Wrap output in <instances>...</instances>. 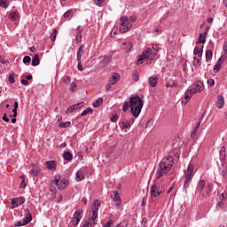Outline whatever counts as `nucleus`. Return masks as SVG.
<instances>
[{"label": "nucleus", "instance_id": "63", "mask_svg": "<svg viewBox=\"0 0 227 227\" xmlns=\"http://www.w3.org/2000/svg\"><path fill=\"white\" fill-rule=\"evenodd\" d=\"M78 70L82 72V63H81V60H78Z\"/></svg>", "mask_w": 227, "mask_h": 227}, {"label": "nucleus", "instance_id": "18", "mask_svg": "<svg viewBox=\"0 0 227 227\" xmlns=\"http://www.w3.org/2000/svg\"><path fill=\"white\" fill-rule=\"evenodd\" d=\"M114 201H116V207L117 208H120V206L121 205V198L120 197V193L118 191H114Z\"/></svg>", "mask_w": 227, "mask_h": 227}, {"label": "nucleus", "instance_id": "10", "mask_svg": "<svg viewBox=\"0 0 227 227\" xmlns=\"http://www.w3.org/2000/svg\"><path fill=\"white\" fill-rule=\"evenodd\" d=\"M169 171H171V169L167 168V167H164L163 165H160V163H159L156 172L157 180H159V178H160L161 176H164V175H166L167 173H169Z\"/></svg>", "mask_w": 227, "mask_h": 227}, {"label": "nucleus", "instance_id": "59", "mask_svg": "<svg viewBox=\"0 0 227 227\" xmlns=\"http://www.w3.org/2000/svg\"><path fill=\"white\" fill-rule=\"evenodd\" d=\"M213 70L215 72V74H217V72H219V70H221L220 66H216V64L214 66Z\"/></svg>", "mask_w": 227, "mask_h": 227}, {"label": "nucleus", "instance_id": "27", "mask_svg": "<svg viewBox=\"0 0 227 227\" xmlns=\"http://www.w3.org/2000/svg\"><path fill=\"white\" fill-rule=\"evenodd\" d=\"M40 65V57L35 54L32 59V67H38Z\"/></svg>", "mask_w": 227, "mask_h": 227}, {"label": "nucleus", "instance_id": "34", "mask_svg": "<svg viewBox=\"0 0 227 227\" xmlns=\"http://www.w3.org/2000/svg\"><path fill=\"white\" fill-rule=\"evenodd\" d=\"M57 35H58V29L54 28L52 30V32L51 33V35H50V39H51V42H55L56 41Z\"/></svg>", "mask_w": 227, "mask_h": 227}, {"label": "nucleus", "instance_id": "41", "mask_svg": "<svg viewBox=\"0 0 227 227\" xmlns=\"http://www.w3.org/2000/svg\"><path fill=\"white\" fill-rule=\"evenodd\" d=\"M90 113H93V109L91 107H88L83 110L81 114V116H86V114H90Z\"/></svg>", "mask_w": 227, "mask_h": 227}, {"label": "nucleus", "instance_id": "43", "mask_svg": "<svg viewBox=\"0 0 227 227\" xmlns=\"http://www.w3.org/2000/svg\"><path fill=\"white\" fill-rule=\"evenodd\" d=\"M214 187V184L212 183H208L206 186L207 189V194H210V192H212V189Z\"/></svg>", "mask_w": 227, "mask_h": 227}, {"label": "nucleus", "instance_id": "46", "mask_svg": "<svg viewBox=\"0 0 227 227\" xmlns=\"http://www.w3.org/2000/svg\"><path fill=\"white\" fill-rule=\"evenodd\" d=\"M223 59L224 60V57H223V56H221V57L218 59V60H217V62H216V64H215L216 66L220 67L221 68H222L223 63Z\"/></svg>", "mask_w": 227, "mask_h": 227}, {"label": "nucleus", "instance_id": "26", "mask_svg": "<svg viewBox=\"0 0 227 227\" xmlns=\"http://www.w3.org/2000/svg\"><path fill=\"white\" fill-rule=\"evenodd\" d=\"M85 176H84V172L83 171H78L76 172V176H75V180L76 182H82V180H84Z\"/></svg>", "mask_w": 227, "mask_h": 227}, {"label": "nucleus", "instance_id": "49", "mask_svg": "<svg viewBox=\"0 0 227 227\" xmlns=\"http://www.w3.org/2000/svg\"><path fill=\"white\" fill-rule=\"evenodd\" d=\"M82 40V34H76V36H75V41L77 43H81Z\"/></svg>", "mask_w": 227, "mask_h": 227}, {"label": "nucleus", "instance_id": "5", "mask_svg": "<svg viewBox=\"0 0 227 227\" xmlns=\"http://www.w3.org/2000/svg\"><path fill=\"white\" fill-rule=\"evenodd\" d=\"M52 185H57L58 189L59 191H63V189H66V187L68 186V180L67 179H62L61 180V175L57 174L54 176V180L51 181Z\"/></svg>", "mask_w": 227, "mask_h": 227}, {"label": "nucleus", "instance_id": "15", "mask_svg": "<svg viewBox=\"0 0 227 227\" xmlns=\"http://www.w3.org/2000/svg\"><path fill=\"white\" fill-rule=\"evenodd\" d=\"M192 95H194V92H192V89L187 90L184 93V99L182 100V104H187V102L191 100Z\"/></svg>", "mask_w": 227, "mask_h": 227}, {"label": "nucleus", "instance_id": "1", "mask_svg": "<svg viewBox=\"0 0 227 227\" xmlns=\"http://www.w3.org/2000/svg\"><path fill=\"white\" fill-rule=\"evenodd\" d=\"M129 106L131 109V114L134 118H138L141 114L143 106H145V100L139 97V95H131L129 97Z\"/></svg>", "mask_w": 227, "mask_h": 227}, {"label": "nucleus", "instance_id": "11", "mask_svg": "<svg viewBox=\"0 0 227 227\" xmlns=\"http://www.w3.org/2000/svg\"><path fill=\"white\" fill-rule=\"evenodd\" d=\"M81 214H82V209H78L74 212V218L72 220L73 226H77L81 219H82V215H81Z\"/></svg>", "mask_w": 227, "mask_h": 227}, {"label": "nucleus", "instance_id": "8", "mask_svg": "<svg viewBox=\"0 0 227 227\" xmlns=\"http://www.w3.org/2000/svg\"><path fill=\"white\" fill-rule=\"evenodd\" d=\"M27 215L20 221H18L14 223V226L20 227V226H26V224H29L30 221H33V216L31 215V212H29V209L26 210Z\"/></svg>", "mask_w": 227, "mask_h": 227}, {"label": "nucleus", "instance_id": "48", "mask_svg": "<svg viewBox=\"0 0 227 227\" xmlns=\"http://www.w3.org/2000/svg\"><path fill=\"white\" fill-rule=\"evenodd\" d=\"M223 178H227V165H225L221 172Z\"/></svg>", "mask_w": 227, "mask_h": 227}, {"label": "nucleus", "instance_id": "31", "mask_svg": "<svg viewBox=\"0 0 227 227\" xmlns=\"http://www.w3.org/2000/svg\"><path fill=\"white\" fill-rule=\"evenodd\" d=\"M203 118H205V114H202L201 116L200 117L199 121H198L192 136H194V134H196V130H198V129H200V125H201V121L203 120Z\"/></svg>", "mask_w": 227, "mask_h": 227}, {"label": "nucleus", "instance_id": "23", "mask_svg": "<svg viewBox=\"0 0 227 227\" xmlns=\"http://www.w3.org/2000/svg\"><path fill=\"white\" fill-rule=\"evenodd\" d=\"M46 168L47 169H50L51 171H56V161L54 160L46 161Z\"/></svg>", "mask_w": 227, "mask_h": 227}, {"label": "nucleus", "instance_id": "33", "mask_svg": "<svg viewBox=\"0 0 227 227\" xmlns=\"http://www.w3.org/2000/svg\"><path fill=\"white\" fill-rule=\"evenodd\" d=\"M193 67L200 68L201 67V60L197 57H193Z\"/></svg>", "mask_w": 227, "mask_h": 227}, {"label": "nucleus", "instance_id": "12", "mask_svg": "<svg viewBox=\"0 0 227 227\" xmlns=\"http://www.w3.org/2000/svg\"><path fill=\"white\" fill-rule=\"evenodd\" d=\"M84 106H85L84 102H80L75 105H73L67 109L66 114H68L74 113V111L82 109V107H84Z\"/></svg>", "mask_w": 227, "mask_h": 227}, {"label": "nucleus", "instance_id": "4", "mask_svg": "<svg viewBox=\"0 0 227 227\" xmlns=\"http://www.w3.org/2000/svg\"><path fill=\"white\" fill-rule=\"evenodd\" d=\"M157 52L153 53V50L151 48H147L142 55L138 56V59L137 60V65H143V60L144 59H149L150 61H153L155 59V55Z\"/></svg>", "mask_w": 227, "mask_h": 227}, {"label": "nucleus", "instance_id": "42", "mask_svg": "<svg viewBox=\"0 0 227 227\" xmlns=\"http://www.w3.org/2000/svg\"><path fill=\"white\" fill-rule=\"evenodd\" d=\"M129 107H130V102L125 101L122 106V111H124V113H127V111H129Z\"/></svg>", "mask_w": 227, "mask_h": 227}, {"label": "nucleus", "instance_id": "6", "mask_svg": "<svg viewBox=\"0 0 227 227\" xmlns=\"http://www.w3.org/2000/svg\"><path fill=\"white\" fill-rule=\"evenodd\" d=\"M100 208V200H95L91 205V219L94 224H97V219H98V209Z\"/></svg>", "mask_w": 227, "mask_h": 227}, {"label": "nucleus", "instance_id": "29", "mask_svg": "<svg viewBox=\"0 0 227 227\" xmlns=\"http://www.w3.org/2000/svg\"><path fill=\"white\" fill-rule=\"evenodd\" d=\"M9 19L12 22H15L19 19V13L17 12H12L9 14Z\"/></svg>", "mask_w": 227, "mask_h": 227}, {"label": "nucleus", "instance_id": "35", "mask_svg": "<svg viewBox=\"0 0 227 227\" xmlns=\"http://www.w3.org/2000/svg\"><path fill=\"white\" fill-rule=\"evenodd\" d=\"M121 125H122L121 126L122 130H127V129H130V122L129 121H121Z\"/></svg>", "mask_w": 227, "mask_h": 227}, {"label": "nucleus", "instance_id": "53", "mask_svg": "<svg viewBox=\"0 0 227 227\" xmlns=\"http://www.w3.org/2000/svg\"><path fill=\"white\" fill-rule=\"evenodd\" d=\"M215 84V81L214 79L207 80V86H210V88H212V86H214Z\"/></svg>", "mask_w": 227, "mask_h": 227}, {"label": "nucleus", "instance_id": "21", "mask_svg": "<svg viewBox=\"0 0 227 227\" xmlns=\"http://www.w3.org/2000/svg\"><path fill=\"white\" fill-rule=\"evenodd\" d=\"M118 81H120V75L118 74V73H114L112 77L109 78L108 82H111L112 84H116V82H118Z\"/></svg>", "mask_w": 227, "mask_h": 227}, {"label": "nucleus", "instance_id": "14", "mask_svg": "<svg viewBox=\"0 0 227 227\" xmlns=\"http://www.w3.org/2000/svg\"><path fill=\"white\" fill-rule=\"evenodd\" d=\"M203 82L198 81L194 84V88L192 89V93H201V90H204Z\"/></svg>", "mask_w": 227, "mask_h": 227}, {"label": "nucleus", "instance_id": "16", "mask_svg": "<svg viewBox=\"0 0 227 227\" xmlns=\"http://www.w3.org/2000/svg\"><path fill=\"white\" fill-rule=\"evenodd\" d=\"M158 81H159V77H157L155 74L153 76H150L148 79L150 88H155V86H157Z\"/></svg>", "mask_w": 227, "mask_h": 227}, {"label": "nucleus", "instance_id": "57", "mask_svg": "<svg viewBox=\"0 0 227 227\" xmlns=\"http://www.w3.org/2000/svg\"><path fill=\"white\" fill-rule=\"evenodd\" d=\"M111 121H113V123H116V121H118V115L117 114H114L111 117Z\"/></svg>", "mask_w": 227, "mask_h": 227}, {"label": "nucleus", "instance_id": "19", "mask_svg": "<svg viewBox=\"0 0 227 227\" xmlns=\"http://www.w3.org/2000/svg\"><path fill=\"white\" fill-rule=\"evenodd\" d=\"M215 106L218 108V109H223V107L224 106V98L222 96V95H219L217 97V100H216V103H215Z\"/></svg>", "mask_w": 227, "mask_h": 227}, {"label": "nucleus", "instance_id": "40", "mask_svg": "<svg viewBox=\"0 0 227 227\" xmlns=\"http://www.w3.org/2000/svg\"><path fill=\"white\" fill-rule=\"evenodd\" d=\"M122 45L126 47L125 52H130V50L132 49V43H123Z\"/></svg>", "mask_w": 227, "mask_h": 227}, {"label": "nucleus", "instance_id": "17", "mask_svg": "<svg viewBox=\"0 0 227 227\" xmlns=\"http://www.w3.org/2000/svg\"><path fill=\"white\" fill-rule=\"evenodd\" d=\"M219 155H220V160H221L222 164H224V161L226 160V147L225 146L221 147Z\"/></svg>", "mask_w": 227, "mask_h": 227}, {"label": "nucleus", "instance_id": "61", "mask_svg": "<svg viewBox=\"0 0 227 227\" xmlns=\"http://www.w3.org/2000/svg\"><path fill=\"white\" fill-rule=\"evenodd\" d=\"M26 185H27V184H26V181L23 179L20 183V189H25Z\"/></svg>", "mask_w": 227, "mask_h": 227}, {"label": "nucleus", "instance_id": "44", "mask_svg": "<svg viewBox=\"0 0 227 227\" xmlns=\"http://www.w3.org/2000/svg\"><path fill=\"white\" fill-rule=\"evenodd\" d=\"M178 86V83L173 82L172 83L169 82H166V88H176Z\"/></svg>", "mask_w": 227, "mask_h": 227}, {"label": "nucleus", "instance_id": "47", "mask_svg": "<svg viewBox=\"0 0 227 227\" xmlns=\"http://www.w3.org/2000/svg\"><path fill=\"white\" fill-rule=\"evenodd\" d=\"M9 82L10 84H15V74H11L9 75Z\"/></svg>", "mask_w": 227, "mask_h": 227}, {"label": "nucleus", "instance_id": "39", "mask_svg": "<svg viewBox=\"0 0 227 227\" xmlns=\"http://www.w3.org/2000/svg\"><path fill=\"white\" fill-rule=\"evenodd\" d=\"M1 8H8L10 6V2L8 0H0Z\"/></svg>", "mask_w": 227, "mask_h": 227}, {"label": "nucleus", "instance_id": "2", "mask_svg": "<svg viewBox=\"0 0 227 227\" xmlns=\"http://www.w3.org/2000/svg\"><path fill=\"white\" fill-rule=\"evenodd\" d=\"M136 19H137L136 16L132 15L129 18H127V16H122L121 20V27L119 28L120 33H127V31H130L132 28V23L130 22H136Z\"/></svg>", "mask_w": 227, "mask_h": 227}, {"label": "nucleus", "instance_id": "50", "mask_svg": "<svg viewBox=\"0 0 227 227\" xmlns=\"http://www.w3.org/2000/svg\"><path fill=\"white\" fill-rule=\"evenodd\" d=\"M146 224H148V219H146V217H144L141 222V227H148L146 226Z\"/></svg>", "mask_w": 227, "mask_h": 227}, {"label": "nucleus", "instance_id": "62", "mask_svg": "<svg viewBox=\"0 0 227 227\" xmlns=\"http://www.w3.org/2000/svg\"><path fill=\"white\" fill-rule=\"evenodd\" d=\"M74 88H77V83H75L74 82H73L71 84H70V90L72 91H74Z\"/></svg>", "mask_w": 227, "mask_h": 227}, {"label": "nucleus", "instance_id": "55", "mask_svg": "<svg viewBox=\"0 0 227 227\" xmlns=\"http://www.w3.org/2000/svg\"><path fill=\"white\" fill-rule=\"evenodd\" d=\"M50 191H51V192H52V193H53L54 198H56V192H57V191H56V187H55V186H53V185L50 186Z\"/></svg>", "mask_w": 227, "mask_h": 227}, {"label": "nucleus", "instance_id": "54", "mask_svg": "<svg viewBox=\"0 0 227 227\" xmlns=\"http://www.w3.org/2000/svg\"><path fill=\"white\" fill-rule=\"evenodd\" d=\"M113 224H114V221L109 220L103 227H111Z\"/></svg>", "mask_w": 227, "mask_h": 227}, {"label": "nucleus", "instance_id": "45", "mask_svg": "<svg viewBox=\"0 0 227 227\" xmlns=\"http://www.w3.org/2000/svg\"><path fill=\"white\" fill-rule=\"evenodd\" d=\"M132 79L133 81H139V73L137 71H135L132 74Z\"/></svg>", "mask_w": 227, "mask_h": 227}, {"label": "nucleus", "instance_id": "9", "mask_svg": "<svg viewBox=\"0 0 227 227\" xmlns=\"http://www.w3.org/2000/svg\"><path fill=\"white\" fill-rule=\"evenodd\" d=\"M160 194H162V192L159 191L157 184H153L150 190V196L152 201H157V197L160 196Z\"/></svg>", "mask_w": 227, "mask_h": 227}, {"label": "nucleus", "instance_id": "25", "mask_svg": "<svg viewBox=\"0 0 227 227\" xmlns=\"http://www.w3.org/2000/svg\"><path fill=\"white\" fill-rule=\"evenodd\" d=\"M193 54L194 56H199V58H201V56H203V46L201 49H200V47L198 46H195L193 50Z\"/></svg>", "mask_w": 227, "mask_h": 227}, {"label": "nucleus", "instance_id": "56", "mask_svg": "<svg viewBox=\"0 0 227 227\" xmlns=\"http://www.w3.org/2000/svg\"><path fill=\"white\" fill-rule=\"evenodd\" d=\"M112 86H114V84L111 83V82H108L106 84V91H109V90H111V87Z\"/></svg>", "mask_w": 227, "mask_h": 227}, {"label": "nucleus", "instance_id": "28", "mask_svg": "<svg viewBox=\"0 0 227 227\" xmlns=\"http://www.w3.org/2000/svg\"><path fill=\"white\" fill-rule=\"evenodd\" d=\"M104 104V98H98L96 101L93 102L92 106L93 107H100Z\"/></svg>", "mask_w": 227, "mask_h": 227}, {"label": "nucleus", "instance_id": "60", "mask_svg": "<svg viewBox=\"0 0 227 227\" xmlns=\"http://www.w3.org/2000/svg\"><path fill=\"white\" fill-rule=\"evenodd\" d=\"M104 1H106V0H94V3L97 6H100V4H102V3H104Z\"/></svg>", "mask_w": 227, "mask_h": 227}, {"label": "nucleus", "instance_id": "37", "mask_svg": "<svg viewBox=\"0 0 227 227\" xmlns=\"http://www.w3.org/2000/svg\"><path fill=\"white\" fill-rule=\"evenodd\" d=\"M203 189H205V180H200L198 185V192H203Z\"/></svg>", "mask_w": 227, "mask_h": 227}, {"label": "nucleus", "instance_id": "38", "mask_svg": "<svg viewBox=\"0 0 227 227\" xmlns=\"http://www.w3.org/2000/svg\"><path fill=\"white\" fill-rule=\"evenodd\" d=\"M71 125H72V122L66 121V122H60L59 127H60V129H68V127H70Z\"/></svg>", "mask_w": 227, "mask_h": 227}, {"label": "nucleus", "instance_id": "64", "mask_svg": "<svg viewBox=\"0 0 227 227\" xmlns=\"http://www.w3.org/2000/svg\"><path fill=\"white\" fill-rule=\"evenodd\" d=\"M21 84H23V86H27V84H29V82L26 79L21 80Z\"/></svg>", "mask_w": 227, "mask_h": 227}, {"label": "nucleus", "instance_id": "3", "mask_svg": "<svg viewBox=\"0 0 227 227\" xmlns=\"http://www.w3.org/2000/svg\"><path fill=\"white\" fill-rule=\"evenodd\" d=\"M192 173H194V164L190 163L184 176V183L183 185V192L185 194H187V189H189V185H191V182L192 181Z\"/></svg>", "mask_w": 227, "mask_h": 227}, {"label": "nucleus", "instance_id": "20", "mask_svg": "<svg viewBox=\"0 0 227 227\" xmlns=\"http://www.w3.org/2000/svg\"><path fill=\"white\" fill-rule=\"evenodd\" d=\"M100 63H102V65H107L111 62V59H113V57H111V55H105V56H101L100 57Z\"/></svg>", "mask_w": 227, "mask_h": 227}, {"label": "nucleus", "instance_id": "24", "mask_svg": "<svg viewBox=\"0 0 227 227\" xmlns=\"http://www.w3.org/2000/svg\"><path fill=\"white\" fill-rule=\"evenodd\" d=\"M62 157H63L64 160H67V161H70V160H72V159H74V156L68 151H65L62 154Z\"/></svg>", "mask_w": 227, "mask_h": 227}, {"label": "nucleus", "instance_id": "32", "mask_svg": "<svg viewBox=\"0 0 227 227\" xmlns=\"http://www.w3.org/2000/svg\"><path fill=\"white\" fill-rule=\"evenodd\" d=\"M83 51H84V45H81L77 51V61H80L81 58H82Z\"/></svg>", "mask_w": 227, "mask_h": 227}, {"label": "nucleus", "instance_id": "7", "mask_svg": "<svg viewBox=\"0 0 227 227\" xmlns=\"http://www.w3.org/2000/svg\"><path fill=\"white\" fill-rule=\"evenodd\" d=\"M175 162V159L173 158V156L168 155L165 158H163L160 164L165 168H167L168 169H171L173 168V164Z\"/></svg>", "mask_w": 227, "mask_h": 227}, {"label": "nucleus", "instance_id": "13", "mask_svg": "<svg viewBox=\"0 0 227 227\" xmlns=\"http://www.w3.org/2000/svg\"><path fill=\"white\" fill-rule=\"evenodd\" d=\"M26 199H24V197L13 198L12 199V207L17 208V207H20V205H23Z\"/></svg>", "mask_w": 227, "mask_h": 227}, {"label": "nucleus", "instance_id": "30", "mask_svg": "<svg viewBox=\"0 0 227 227\" xmlns=\"http://www.w3.org/2000/svg\"><path fill=\"white\" fill-rule=\"evenodd\" d=\"M214 56V53L212 52V50H207L206 51V61L208 63V61H212V57Z\"/></svg>", "mask_w": 227, "mask_h": 227}, {"label": "nucleus", "instance_id": "36", "mask_svg": "<svg viewBox=\"0 0 227 227\" xmlns=\"http://www.w3.org/2000/svg\"><path fill=\"white\" fill-rule=\"evenodd\" d=\"M207 42V36L203 34H200L199 41L196 43H205Z\"/></svg>", "mask_w": 227, "mask_h": 227}, {"label": "nucleus", "instance_id": "58", "mask_svg": "<svg viewBox=\"0 0 227 227\" xmlns=\"http://www.w3.org/2000/svg\"><path fill=\"white\" fill-rule=\"evenodd\" d=\"M72 79L70 78V76H67L65 79H64V83L65 84H70Z\"/></svg>", "mask_w": 227, "mask_h": 227}, {"label": "nucleus", "instance_id": "52", "mask_svg": "<svg viewBox=\"0 0 227 227\" xmlns=\"http://www.w3.org/2000/svg\"><path fill=\"white\" fill-rule=\"evenodd\" d=\"M23 63L26 65V63H31V57L29 56H25L23 58Z\"/></svg>", "mask_w": 227, "mask_h": 227}, {"label": "nucleus", "instance_id": "51", "mask_svg": "<svg viewBox=\"0 0 227 227\" xmlns=\"http://www.w3.org/2000/svg\"><path fill=\"white\" fill-rule=\"evenodd\" d=\"M72 13H73L72 10H68L67 12H66L63 15L64 19H68V17H70Z\"/></svg>", "mask_w": 227, "mask_h": 227}, {"label": "nucleus", "instance_id": "22", "mask_svg": "<svg viewBox=\"0 0 227 227\" xmlns=\"http://www.w3.org/2000/svg\"><path fill=\"white\" fill-rule=\"evenodd\" d=\"M30 173L33 175V176H38V173H40V167H38L36 164L32 165Z\"/></svg>", "mask_w": 227, "mask_h": 227}]
</instances>
